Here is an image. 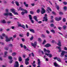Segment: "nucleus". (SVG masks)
Masks as SVG:
<instances>
[{
    "label": "nucleus",
    "instance_id": "55",
    "mask_svg": "<svg viewBox=\"0 0 67 67\" xmlns=\"http://www.w3.org/2000/svg\"><path fill=\"white\" fill-rule=\"evenodd\" d=\"M8 11H9V9H6L5 10V11L6 12H8Z\"/></svg>",
    "mask_w": 67,
    "mask_h": 67
},
{
    "label": "nucleus",
    "instance_id": "47",
    "mask_svg": "<svg viewBox=\"0 0 67 67\" xmlns=\"http://www.w3.org/2000/svg\"><path fill=\"white\" fill-rule=\"evenodd\" d=\"M64 49L65 51H67V48L66 47H64Z\"/></svg>",
    "mask_w": 67,
    "mask_h": 67
},
{
    "label": "nucleus",
    "instance_id": "37",
    "mask_svg": "<svg viewBox=\"0 0 67 67\" xmlns=\"http://www.w3.org/2000/svg\"><path fill=\"white\" fill-rule=\"evenodd\" d=\"M38 41H39V42H41V41H42V40L41 39V38H38Z\"/></svg>",
    "mask_w": 67,
    "mask_h": 67
},
{
    "label": "nucleus",
    "instance_id": "59",
    "mask_svg": "<svg viewBox=\"0 0 67 67\" xmlns=\"http://www.w3.org/2000/svg\"><path fill=\"white\" fill-rule=\"evenodd\" d=\"M46 32L47 34H49V31H48V30H47L46 31Z\"/></svg>",
    "mask_w": 67,
    "mask_h": 67
},
{
    "label": "nucleus",
    "instance_id": "64",
    "mask_svg": "<svg viewBox=\"0 0 67 67\" xmlns=\"http://www.w3.org/2000/svg\"><path fill=\"white\" fill-rule=\"evenodd\" d=\"M22 41H23V42H24V41H25L24 38H22Z\"/></svg>",
    "mask_w": 67,
    "mask_h": 67
},
{
    "label": "nucleus",
    "instance_id": "53",
    "mask_svg": "<svg viewBox=\"0 0 67 67\" xmlns=\"http://www.w3.org/2000/svg\"><path fill=\"white\" fill-rule=\"evenodd\" d=\"M8 49H9V48L8 47L5 48V50H8Z\"/></svg>",
    "mask_w": 67,
    "mask_h": 67
},
{
    "label": "nucleus",
    "instance_id": "19",
    "mask_svg": "<svg viewBox=\"0 0 67 67\" xmlns=\"http://www.w3.org/2000/svg\"><path fill=\"white\" fill-rule=\"evenodd\" d=\"M24 4L25 5V6L26 7H28V6H29V5L27 4H26V2H24Z\"/></svg>",
    "mask_w": 67,
    "mask_h": 67
},
{
    "label": "nucleus",
    "instance_id": "52",
    "mask_svg": "<svg viewBox=\"0 0 67 67\" xmlns=\"http://www.w3.org/2000/svg\"><path fill=\"white\" fill-rule=\"evenodd\" d=\"M34 19H37V16H35L34 17Z\"/></svg>",
    "mask_w": 67,
    "mask_h": 67
},
{
    "label": "nucleus",
    "instance_id": "49",
    "mask_svg": "<svg viewBox=\"0 0 67 67\" xmlns=\"http://www.w3.org/2000/svg\"><path fill=\"white\" fill-rule=\"evenodd\" d=\"M12 62H13V60H11L9 61V63L10 64H12Z\"/></svg>",
    "mask_w": 67,
    "mask_h": 67
},
{
    "label": "nucleus",
    "instance_id": "6",
    "mask_svg": "<svg viewBox=\"0 0 67 67\" xmlns=\"http://www.w3.org/2000/svg\"><path fill=\"white\" fill-rule=\"evenodd\" d=\"M29 57H28L25 59V63L26 65H28L29 64Z\"/></svg>",
    "mask_w": 67,
    "mask_h": 67
},
{
    "label": "nucleus",
    "instance_id": "7",
    "mask_svg": "<svg viewBox=\"0 0 67 67\" xmlns=\"http://www.w3.org/2000/svg\"><path fill=\"white\" fill-rule=\"evenodd\" d=\"M45 55H47V56H48L50 58H51V57H53V55H52V54L45 53Z\"/></svg>",
    "mask_w": 67,
    "mask_h": 67
},
{
    "label": "nucleus",
    "instance_id": "14",
    "mask_svg": "<svg viewBox=\"0 0 67 67\" xmlns=\"http://www.w3.org/2000/svg\"><path fill=\"white\" fill-rule=\"evenodd\" d=\"M61 19L62 17H59V18L56 17L55 18V20L57 21H58L59 20H61Z\"/></svg>",
    "mask_w": 67,
    "mask_h": 67
},
{
    "label": "nucleus",
    "instance_id": "44",
    "mask_svg": "<svg viewBox=\"0 0 67 67\" xmlns=\"http://www.w3.org/2000/svg\"><path fill=\"white\" fill-rule=\"evenodd\" d=\"M23 47L24 49H26L27 47L25 45L23 46Z\"/></svg>",
    "mask_w": 67,
    "mask_h": 67
},
{
    "label": "nucleus",
    "instance_id": "63",
    "mask_svg": "<svg viewBox=\"0 0 67 67\" xmlns=\"http://www.w3.org/2000/svg\"><path fill=\"white\" fill-rule=\"evenodd\" d=\"M0 44H1V45H4V43L2 42H0Z\"/></svg>",
    "mask_w": 67,
    "mask_h": 67
},
{
    "label": "nucleus",
    "instance_id": "3",
    "mask_svg": "<svg viewBox=\"0 0 67 67\" xmlns=\"http://www.w3.org/2000/svg\"><path fill=\"white\" fill-rule=\"evenodd\" d=\"M62 52L61 53V55L60 56L61 57H63V56H64L65 54L67 55V52L62 51Z\"/></svg>",
    "mask_w": 67,
    "mask_h": 67
},
{
    "label": "nucleus",
    "instance_id": "39",
    "mask_svg": "<svg viewBox=\"0 0 67 67\" xmlns=\"http://www.w3.org/2000/svg\"><path fill=\"white\" fill-rule=\"evenodd\" d=\"M52 13L53 14H54V15H56V13H55L54 12H52Z\"/></svg>",
    "mask_w": 67,
    "mask_h": 67
},
{
    "label": "nucleus",
    "instance_id": "15",
    "mask_svg": "<svg viewBox=\"0 0 67 67\" xmlns=\"http://www.w3.org/2000/svg\"><path fill=\"white\" fill-rule=\"evenodd\" d=\"M45 17H44V19L45 20V21L46 22H47V17H46V16H47V14H46L45 15Z\"/></svg>",
    "mask_w": 67,
    "mask_h": 67
},
{
    "label": "nucleus",
    "instance_id": "11",
    "mask_svg": "<svg viewBox=\"0 0 67 67\" xmlns=\"http://www.w3.org/2000/svg\"><path fill=\"white\" fill-rule=\"evenodd\" d=\"M47 9H47V12L48 13H49V10L50 11H51V12H52V10H51V8H49V7H48L47 8Z\"/></svg>",
    "mask_w": 67,
    "mask_h": 67
},
{
    "label": "nucleus",
    "instance_id": "43",
    "mask_svg": "<svg viewBox=\"0 0 67 67\" xmlns=\"http://www.w3.org/2000/svg\"><path fill=\"white\" fill-rule=\"evenodd\" d=\"M32 66H33V67H36V64H34L33 63H32Z\"/></svg>",
    "mask_w": 67,
    "mask_h": 67
},
{
    "label": "nucleus",
    "instance_id": "60",
    "mask_svg": "<svg viewBox=\"0 0 67 67\" xmlns=\"http://www.w3.org/2000/svg\"><path fill=\"white\" fill-rule=\"evenodd\" d=\"M57 57H54V59L55 60V59H57Z\"/></svg>",
    "mask_w": 67,
    "mask_h": 67
},
{
    "label": "nucleus",
    "instance_id": "61",
    "mask_svg": "<svg viewBox=\"0 0 67 67\" xmlns=\"http://www.w3.org/2000/svg\"><path fill=\"white\" fill-rule=\"evenodd\" d=\"M58 29H59V30H60L61 29H62V27H58Z\"/></svg>",
    "mask_w": 67,
    "mask_h": 67
},
{
    "label": "nucleus",
    "instance_id": "48",
    "mask_svg": "<svg viewBox=\"0 0 67 67\" xmlns=\"http://www.w3.org/2000/svg\"><path fill=\"white\" fill-rule=\"evenodd\" d=\"M20 45L21 48H23V44H20Z\"/></svg>",
    "mask_w": 67,
    "mask_h": 67
},
{
    "label": "nucleus",
    "instance_id": "31",
    "mask_svg": "<svg viewBox=\"0 0 67 67\" xmlns=\"http://www.w3.org/2000/svg\"><path fill=\"white\" fill-rule=\"evenodd\" d=\"M57 60H58V61L59 62H61V60H60V59L59 58H57Z\"/></svg>",
    "mask_w": 67,
    "mask_h": 67
},
{
    "label": "nucleus",
    "instance_id": "29",
    "mask_svg": "<svg viewBox=\"0 0 67 67\" xmlns=\"http://www.w3.org/2000/svg\"><path fill=\"white\" fill-rule=\"evenodd\" d=\"M1 22L3 23H6V22L4 20H3L1 21Z\"/></svg>",
    "mask_w": 67,
    "mask_h": 67
},
{
    "label": "nucleus",
    "instance_id": "12",
    "mask_svg": "<svg viewBox=\"0 0 67 67\" xmlns=\"http://www.w3.org/2000/svg\"><path fill=\"white\" fill-rule=\"evenodd\" d=\"M51 46V44L49 43H47L44 45V46L46 47H50Z\"/></svg>",
    "mask_w": 67,
    "mask_h": 67
},
{
    "label": "nucleus",
    "instance_id": "58",
    "mask_svg": "<svg viewBox=\"0 0 67 67\" xmlns=\"http://www.w3.org/2000/svg\"><path fill=\"white\" fill-rule=\"evenodd\" d=\"M51 23H53L54 22V20L52 19L51 21Z\"/></svg>",
    "mask_w": 67,
    "mask_h": 67
},
{
    "label": "nucleus",
    "instance_id": "4",
    "mask_svg": "<svg viewBox=\"0 0 67 67\" xmlns=\"http://www.w3.org/2000/svg\"><path fill=\"white\" fill-rule=\"evenodd\" d=\"M4 15L5 16L7 15V16L9 15L11 16H14H14H13L12 13H5L4 14Z\"/></svg>",
    "mask_w": 67,
    "mask_h": 67
},
{
    "label": "nucleus",
    "instance_id": "22",
    "mask_svg": "<svg viewBox=\"0 0 67 67\" xmlns=\"http://www.w3.org/2000/svg\"><path fill=\"white\" fill-rule=\"evenodd\" d=\"M29 30L32 33H35V32H34V30H33V29H30Z\"/></svg>",
    "mask_w": 67,
    "mask_h": 67
},
{
    "label": "nucleus",
    "instance_id": "38",
    "mask_svg": "<svg viewBox=\"0 0 67 67\" xmlns=\"http://www.w3.org/2000/svg\"><path fill=\"white\" fill-rule=\"evenodd\" d=\"M46 40H44L43 41V45L45 44V43H46Z\"/></svg>",
    "mask_w": 67,
    "mask_h": 67
},
{
    "label": "nucleus",
    "instance_id": "34",
    "mask_svg": "<svg viewBox=\"0 0 67 67\" xmlns=\"http://www.w3.org/2000/svg\"><path fill=\"white\" fill-rule=\"evenodd\" d=\"M19 36L20 37H22L23 36V35L22 34H19Z\"/></svg>",
    "mask_w": 67,
    "mask_h": 67
},
{
    "label": "nucleus",
    "instance_id": "36",
    "mask_svg": "<svg viewBox=\"0 0 67 67\" xmlns=\"http://www.w3.org/2000/svg\"><path fill=\"white\" fill-rule=\"evenodd\" d=\"M56 7L57 10H59V6L57 5L56 6Z\"/></svg>",
    "mask_w": 67,
    "mask_h": 67
},
{
    "label": "nucleus",
    "instance_id": "21",
    "mask_svg": "<svg viewBox=\"0 0 67 67\" xmlns=\"http://www.w3.org/2000/svg\"><path fill=\"white\" fill-rule=\"evenodd\" d=\"M38 62V65H40V64H41V61H40V59H38L37 60Z\"/></svg>",
    "mask_w": 67,
    "mask_h": 67
},
{
    "label": "nucleus",
    "instance_id": "9",
    "mask_svg": "<svg viewBox=\"0 0 67 67\" xmlns=\"http://www.w3.org/2000/svg\"><path fill=\"white\" fill-rule=\"evenodd\" d=\"M31 45L33 46L34 48H35L36 47V44H37V43L36 42H34V43H31Z\"/></svg>",
    "mask_w": 67,
    "mask_h": 67
},
{
    "label": "nucleus",
    "instance_id": "5",
    "mask_svg": "<svg viewBox=\"0 0 67 67\" xmlns=\"http://www.w3.org/2000/svg\"><path fill=\"white\" fill-rule=\"evenodd\" d=\"M19 63L17 61H16L15 63L14 67H19Z\"/></svg>",
    "mask_w": 67,
    "mask_h": 67
},
{
    "label": "nucleus",
    "instance_id": "13",
    "mask_svg": "<svg viewBox=\"0 0 67 67\" xmlns=\"http://www.w3.org/2000/svg\"><path fill=\"white\" fill-rule=\"evenodd\" d=\"M44 52H47L48 53H50V51L49 50H46V49L44 48Z\"/></svg>",
    "mask_w": 67,
    "mask_h": 67
},
{
    "label": "nucleus",
    "instance_id": "16",
    "mask_svg": "<svg viewBox=\"0 0 67 67\" xmlns=\"http://www.w3.org/2000/svg\"><path fill=\"white\" fill-rule=\"evenodd\" d=\"M7 54H8V52H7L5 51L4 52V57H6L7 56Z\"/></svg>",
    "mask_w": 67,
    "mask_h": 67
},
{
    "label": "nucleus",
    "instance_id": "23",
    "mask_svg": "<svg viewBox=\"0 0 67 67\" xmlns=\"http://www.w3.org/2000/svg\"><path fill=\"white\" fill-rule=\"evenodd\" d=\"M63 28L64 30H66L67 29V26L64 25L63 26Z\"/></svg>",
    "mask_w": 67,
    "mask_h": 67
},
{
    "label": "nucleus",
    "instance_id": "1",
    "mask_svg": "<svg viewBox=\"0 0 67 67\" xmlns=\"http://www.w3.org/2000/svg\"><path fill=\"white\" fill-rule=\"evenodd\" d=\"M2 36L4 37L6 36L5 37V38H6L5 41L7 42H9V41H10V40H12V41H13V40H14V39L12 37H11L10 38H8V37L6 36H5V34L3 33L2 34Z\"/></svg>",
    "mask_w": 67,
    "mask_h": 67
},
{
    "label": "nucleus",
    "instance_id": "40",
    "mask_svg": "<svg viewBox=\"0 0 67 67\" xmlns=\"http://www.w3.org/2000/svg\"><path fill=\"white\" fill-rule=\"evenodd\" d=\"M33 38H34L33 36H32L30 38V40L32 41V40H33Z\"/></svg>",
    "mask_w": 67,
    "mask_h": 67
},
{
    "label": "nucleus",
    "instance_id": "26",
    "mask_svg": "<svg viewBox=\"0 0 67 67\" xmlns=\"http://www.w3.org/2000/svg\"><path fill=\"white\" fill-rule=\"evenodd\" d=\"M22 58L21 57H19V62H21L22 61Z\"/></svg>",
    "mask_w": 67,
    "mask_h": 67
},
{
    "label": "nucleus",
    "instance_id": "20",
    "mask_svg": "<svg viewBox=\"0 0 67 67\" xmlns=\"http://www.w3.org/2000/svg\"><path fill=\"white\" fill-rule=\"evenodd\" d=\"M57 48H58V49H59V51H58L59 52H61V50L62 49V48H60V47H57Z\"/></svg>",
    "mask_w": 67,
    "mask_h": 67
},
{
    "label": "nucleus",
    "instance_id": "17",
    "mask_svg": "<svg viewBox=\"0 0 67 67\" xmlns=\"http://www.w3.org/2000/svg\"><path fill=\"white\" fill-rule=\"evenodd\" d=\"M10 10L13 13L15 11V9H14V8H11L10 9Z\"/></svg>",
    "mask_w": 67,
    "mask_h": 67
},
{
    "label": "nucleus",
    "instance_id": "30",
    "mask_svg": "<svg viewBox=\"0 0 67 67\" xmlns=\"http://www.w3.org/2000/svg\"><path fill=\"white\" fill-rule=\"evenodd\" d=\"M15 3L17 6H19V2H18L16 1L15 2Z\"/></svg>",
    "mask_w": 67,
    "mask_h": 67
},
{
    "label": "nucleus",
    "instance_id": "18",
    "mask_svg": "<svg viewBox=\"0 0 67 67\" xmlns=\"http://www.w3.org/2000/svg\"><path fill=\"white\" fill-rule=\"evenodd\" d=\"M16 54H17V53L14 52L12 53V55L13 56H15Z\"/></svg>",
    "mask_w": 67,
    "mask_h": 67
},
{
    "label": "nucleus",
    "instance_id": "46",
    "mask_svg": "<svg viewBox=\"0 0 67 67\" xmlns=\"http://www.w3.org/2000/svg\"><path fill=\"white\" fill-rule=\"evenodd\" d=\"M64 9L65 10H66L67 9V7H66V6L64 7Z\"/></svg>",
    "mask_w": 67,
    "mask_h": 67
},
{
    "label": "nucleus",
    "instance_id": "35",
    "mask_svg": "<svg viewBox=\"0 0 67 67\" xmlns=\"http://www.w3.org/2000/svg\"><path fill=\"white\" fill-rule=\"evenodd\" d=\"M37 13H40V9H38L37 10Z\"/></svg>",
    "mask_w": 67,
    "mask_h": 67
},
{
    "label": "nucleus",
    "instance_id": "51",
    "mask_svg": "<svg viewBox=\"0 0 67 67\" xmlns=\"http://www.w3.org/2000/svg\"><path fill=\"white\" fill-rule=\"evenodd\" d=\"M45 59H46L45 61H47V62H48V58H46Z\"/></svg>",
    "mask_w": 67,
    "mask_h": 67
},
{
    "label": "nucleus",
    "instance_id": "10",
    "mask_svg": "<svg viewBox=\"0 0 67 67\" xmlns=\"http://www.w3.org/2000/svg\"><path fill=\"white\" fill-rule=\"evenodd\" d=\"M45 12V10L43 8H42V10L41 11V14H43Z\"/></svg>",
    "mask_w": 67,
    "mask_h": 67
},
{
    "label": "nucleus",
    "instance_id": "27",
    "mask_svg": "<svg viewBox=\"0 0 67 67\" xmlns=\"http://www.w3.org/2000/svg\"><path fill=\"white\" fill-rule=\"evenodd\" d=\"M15 15H18L19 14L17 12H15V11L13 13Z\"/></svg>",
    "mask_w": 67,
    "mask_h": 67
},
{
    "label": "nucleus",
    "instance_id": "25",
    "mask_svg": "<svg viewBox=\"0 0 67 67\" xmlns=\"http://www.w3.org/2000/svg\"><path fill=\"white\" fill-rule=\"evenodd\" d=\"M58 45L59 46H62V45H61V43H60V41L58 43Z\"/></svg>",
    "mask_w": 67,
    "mask_h": 67
},
{
    "label": "nucleus",
    "instance_id": "42",
    "mask_svg": "<svg viewBox=\"0 0 67 67\" xmlns=\"http://www.w3.org/2000/svg\"><path fill=\"white\" fill-rule=\"evenodd\" d=\"M63 12H60L59 13V14H60V15H63Z\"/></svg>",
    "mask_w": 67,
    "mask_h": 67
},
{
    "label": "nucleus",
    "instance_id": "45",
    "mask_svg": "<svg viewBox=\"0 0 67 67\" xmlns=\"http://www.w3.org/2000/svg\"><path fill=\"white\" fill-rule=\"evenodd\" d=\"M50 26H52V27H54V24H51L50 25Z\"/></svg>",
    "mask_w": 67,
    "mask_h": 67
},
{
    "label": "nucleus",
    "instance_id": "57",
    "mask_svg": "<svg viewBox=\"0 0 67 67\" xmlns=\"http://www.w3.org/2000/svg\"><path fill=\"white\" fill-rule=\"evenodd\" d=\"M30 14H33L34 13V12H32V11H31L30 12Z\"/></svg>",
    "mask_w": 67,
    "mask_h": 67
},
{
    "label": "nucleus",
    "instance_id": "56",
    "mask_svg": "<svg viewBox=\"0 0 67 67\" xmlns=\"http://www.w3.org/2000/svg\"><path fill=\"white\" fill-rule=\"evenodd\" d=\"M0 38L1 39H3V38H4L3 37H2L1 36H0Z\"/></svg>",
    "mask_w": 67,
    "mask_h": 67
},
{
    "label": "nucleus",
    "instance_id": "41",
    "mask_svg": "<svg viewBox=\"0 0 67 67\" xmlns=\"http://www.w3.org/2000/svg\"><path fill=\"white\" fill-rule=\"evenodd\" d=\"M9 46H10V47H12L13 46V45H12V44H10L9 45Z\"/></svg>",
    "mask_w": 67,
    "mask_h": 67
},
{
    "label": "nucleus",
    "instance_id": "32",
    "mask_svg": "<svg viewBox=\"0 0 67 67\" xmlns=\"http://www.w3.org/2000/svg\"><path fill=\"white\" fill-rule=\"evenodd\" d=\"M8 58L9 59H12V56H9Z\"/></svg>",
    "mask_w": 67,
    "mask_h": 67
},
{
    "label": "nucleus",
    "instance_id": "54",
    "mask_svg": "<svg viewBox=\"0 0 67 67\" xmlns=\"http://www.w3.org/2000/svg\"><path fill=\"white\" fill-rule=\"evenodd\" d=\"M63 4H64L66 5L67 4V3L65 2H63Z\"/></svg>",
    "mask_w": 67,
    "mask_h": 67
},
{
    "label": "nucleus",
    "instance_id": "28",
    "mask_svg": "<svg viewBox=\"0 0 67 67\" xmlns=\"http://www.w3.org/2000/svg\"><path fill=\"white\" fill-rule=\"evenodd\" d=\"M51 32L52 33H53L54 34L55 33V31L53 30H51Z\"/></svg>",
    "mask_w": 67,
    "mask_h": 67
},
{
    "label": "nucleus",
    "instance_id": "33",
    "mask_svg": "<svg viewBox=\"0 0 67 67\" xmlns=\"http://www.w3.org/2000/svg\"><path fill=\"white\" fill-rule=\"evenodd\" d=\"M23 27V29H25V26L23 25H21V27Z\"/></svg>",
    "mask_w": 67,
    "mask_h": 67
},
{
    "label": "nucleus",
    "instance_id": "24",
    "mask_svg": "<svg viewBox=\"0 0 67 67\" xmlns=\"http://www.w3.org/2000/svg\"><path fill=\"white\" fill-rule=\"evenodd\" d=\"M18 27H21V24H20L19 22H18Z\"/></svg>",
    "mask_w": 67,
    "mask_h": 67
},
{
    "label": "nucleus",
    "instance_id": "8",
    "mask_svg": "<svg viewBox=\"0 0 67 67\" xmlns=\"http://www.w3.org/2000/svg\"><path fill=\"white\" fill-rule=\"evenodd\" d=\"M29 19L31 20V23H34V20H32V16H31V15H29Z\"/></svg>",
    "mask_w": 67,
    "mask_h": 67
},
{
    "label": "nucleus",
    "instance_id": "50",
    "mask_svg": "<svg viewBox=\"0 0 67 67\" xmlns=\"http://www.w3.org/2000/svg\"><path fill=\"white\" fill-rule=\"evenodd\" d=\"M42 36L43 37H45V35L44 34H42Z\"/></svg>",
    "mask_w": 67,
    "mask_h": 67
},
{
    "label": "nucleus",
    "instance_id": "2",
    "mask_svg": "<svg viewBox=\"0 0 67 67\" xmlns=\"http://www.w3.org/2000/svg\"><path fill=\"white\" fill-rule=\"evenodd\" d=\"M18 11H20V10L21 11H25V12H21V14L23 15H24L25 13H26V14L27 13V10H26L24 9L23 8L21 7H20L19 9H18Z\"/></svg>",
    "mask_w": 67,
    "mask_h": 67
},
{
    "label": "nucleus",
    "instance_id": "62",
    "mask_svg": "<svg viewBox=\"0 0 67 67\" xmlns=\"http://www.w3.org/2000/svg\"><path fill=\"white\" fill-rule=\"evenodd\" d=\"M27 36H29V32H27Z\"/></svg>",
    "mask_w": 67,
    "mask_h": 67
}]
</instances>
